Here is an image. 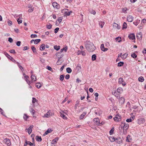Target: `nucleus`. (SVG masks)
<instances>
[{
    "instance_id": "nucleus-1",
    "label": "nucleus",
    "mask_w": 146,
    "mask_h": 146,
    "mask_svg": "<svg viewBox=\"0 0 146 146\" xmlns=\"http://www.w3.org/2000/svg\"><path fill=\"white\" fill-rule=\"evenodd\" d=\"M85 46L86 49L89 52H93L96 49V47L93 43L90 41L86 42Z\"/></svg>"
},
{
    "instance_id": "nucleus-2",
    "label": "nucleus",
    "mask_w": 146,
    "mask_h": 146,
    "mask_svg": "<svg viewBox=\"0 0 146 146\" xmlns=\"http://www.w3.org/2000/svg\"><path fill=\"white\" fill-rule=\"evenodd\" d=\"M121 129H123V133L124 134H126L127 131L129 127V125L128 123L125 122H121V124L120 126Z\"/></svg>"
},
{
    "instance_id": "nucleus-3",
    "label": "nucleus",
    "mask_w": 146,
    "mask_h": 146,
    "mask_svg": "<svg viewBox=\"0 0 146 146\" xmlns=\"http://www.w3.org/2000/svg\"><path fill=\"white\" fill-rule=\"evenodd\" d=\"M121 116L119 114H117L115 117L113 118L115 121L116 122L120 121L121 119Z\"/></svg>"
},
{
    "instance_id": "nucleus-4",
    "label": "nucleus",
    "mask_w": 146,
    "mask_h": 146,
    "mask_svg": "<svg viewBox=\"0 0 146 146\" xmlns=\"http://www.w3.org/2000/svg\"><path fill=\"white\" fill-rule=\"evenodd\" d=\"M4 54L7 58L10 59L14 63L16 62V61L12 57L10 56L8 53L5 52H4Z\"/></svg>"
},
{
    "instance_id": "nucleus-5",
    "label": "nucleus",
    "mask_w": 146,
    "mask_h": 146,
    "mask_svg": "<svg viewBox=\"0 0 146 146\" xmlns=\"http://www.w3.org/2000/svg\"><path fill=\"white\" fill-rule=\"evenodd\" d=\"M68 9H64L62 10V12L64 13L65 15H67L69 16L71 13L72 12V11H68Z\"/></svg>"
},
{
    "instance_id": "nucleus-6",
    "label": "nucleus",
    "mask_w": 146,
    "mask_h": 146,
    "mask_svg": "<svg viewBox=\"0 0 146 146\" xmlns=\"http://www.w3.org/2000/svg\"><path fill=\"white\" fill-rule=\"evenodd\" d=\"M145 121V119L142 118H139L137 120V122L139 124H140L144 123Z\"/></svg>"
},
{
    "instance_id": "nucleus-7",
    "label": "nucleus",
    "mask_w": 146,
    "mask_h": 146,
    "mask_svg": "<svg viewBox=\"0 0 146 146\" xmlns=\"http://www.w3.org/2000/svg\"><path fill=\"white\" fill-rule=\"evenodd\" d=\"M136 37L137 38L139 39V40H141L142 37V33L141 32H140L137 33Z\"/></svg>"
},
{
    "instance_id": "nucleus-8",
    "label": "nucleus",
    "mask_w": 146,
    "mask_h": 146,
    "mask_svg": "<svg viewBox=\"0 0 146 146\" xmlns=\"http://www.w3.org/2000/svg\"><path fill=\"white\" fill-rule=\"evenodd\" d=\"M102 111L100 109H97L96 110H95V113L96 115H100L102 113Z\"/></svg>"
},
{
    "instance_id": "nucleus-9",
    "label": "nucleus",
    "mask_w": 146,
    "mask_h": 146,
    "mask_svg": "<svg viewBox=\"0 0 146 146\" xmlns=\"http://www.w3.org/2000/svg\"><path fill=\"white\" fill-rule=\"evenodd\" d=\"M52 5L54 8L58 9L59 8V5L56 2H53L52 3Z\"/></svg>"
},
{
    "instance_id": "nucleus-10",
    "label": "nucleus",
    "mask_w": 146,
    "mask_h": 146,
    "mask_svg": "<svg viewBox=\"0 0 146 146\" xmlns=\"http://www.w3.org/2000/svg\"><path fill=\"white\" fill-rule=\"evenodd\" d=\"M118 82L120 84H121L123 86H125L126 85L125 82H123V78H119Z\"/></svg>"
},
{
    "instance_id": "nucleus-11",
    "label": "nucleus",
    "mask_w": 146,
    "mask_h": 146,
    "mask_svg": "<svg viewBox=\"0 0 146 146\" xmlns=\"http://www.w3.org/2000/svg\"><path fill=\"white\" fill-rule=\"evenodd\" d=\"M4 141H5V144L8 146H9L11 144L10 140L8 138H5L4 139Z\"/></svg>"
},
{
    "instance_id": "nucleus-12",
    "label": "nucleus",
    "mask_w": 146,
    "mask_h": 146,
    "mask_svg": "<svg viewBox=\"0 0 146 146\" xmlns=\"http://www.w3.org/2000/svg\"><path fill=\"white\" fill-rule=\"evenodd\" d=\"M100 48L101 50L104 52L106 51L108 49V48L104 47V46L103 44H101Z\"/></svg>"
},
{
    "instance_id": "nucleus-13",
    "label": "nucleus",
    "mask_w": 146,
    "mask_h": 146,
    "mask_svg": "<svg viewBox=\"0 0 146 146\" xmlns=\"http://www.w3.org/2000/svg\"><path fill=\"white\" fill-rule=\"evenodd\" d=\"M133 17L130 15H129L127 16V20L129 22H132L133 20Z\"/></svg>"
},
{
    "instance_id": "nucleus-14",
    "label": "nucleus",
    "mask_w": 146,
    "mask_h": 146,
    "mask_svg": "<svg viewBox=\"0 0 146 146\" xmlns=\"http://www.w3.org/2000/svg\"><path fill=\"white\" fill-rule=\"evenodd\" d=\"M129 38L130 39L134 40L135 39V35L134 34L131 33L128 36Z\"/></svg>"
},
{
    "instance_id": "nucleus-15",
    "label": "nucleus",
    "mask_w": 146,
    "mask_h": 146,
    "mask_svg": "<svg viewBox=\"0 0 146 146\" xmlns=\"http://www.w3.org/2000/svg\"><path fill=\"white\" fill-rule=\"evenodd\" d=\"M51 112L50 111H48V112L46 113L45 114L44 116V117H50V116H51L52 115V113H51V114H50Z\"/></svg>"
},
{
    "instance_id": "nucleus-16",
    "label": "nucleus",
    "mask_w": 146,
    "mask_h": 146,
    "mask_svg": "<svg viewBox=\"0 0 146 146\" xmlns=\"http://www.w3.org/2000/svg\"><path fill=\"white\" fill-rule=\"evenodd\" d=\"M125 99L123 97H121L119 100V103L122 104H124L125 101Z\"/></svg>"
},
{
    "instance_id": "nucleus-17",
    "label": "nucleus",
    "mask_w": 146,
    "mask_h": 146,
    "mask_svg": "<svg viewBox=\"0 0 146 146\" xmlns=\"http://www.w3.org/2000/svg\"><path fill=\"white\" fill-rule=\"evenodd\" d=\"M33 125H30L28 129V132L29 135L31 133L32 131V128H33Z\"/></svg>"
},
{
    "instance_id": "nucleus-18",
    "label": "nucleus",
    "mask_w": 146,
    "mask_h": 146,
    "mask_svg": "<svg viewBox=\"0 0 146 146\" xmlns=\"http://www.w3.org/2000/svg\"><path fill=\"white\" fill-rule=\"evenodd\" d=\"M35 139L38 142H41L42 140L41 137L38 135H37L36 136Z\"/></svg>"
},
{
    "instance_id": "nucleus-19",
    "label": "nucleus",
    "mask_w": 146,
    "mask_h": 146,
    "mask_svg": "<svg viewBox=\"0 0 146 146\" xmlns=\"http://www.w3.org/2000/svg\"><path fill=\"white\" fill-rule=\"evenodd\" d=\"M86 113H87L86 112V111L84 112H83V113H82V114H81L80 115V116L79 117V119H82L84 118V117L85 116V115H86Z\"/></svg>"
},
{
    "instance_id": "nucleus-20",
    "label": "nucleus",
    "mask_w": 146,
    "mask_h": 146,
    "mask_svg": "<svg viewBox=\"0 0 146 146\" xmlns=\"http://www.w3.org/2000/svg\"><path fill=\"white\" fill-rule=\"evenodd\" d=\"M113 27L114 28H117V29H119L121 27L120 26H119L116 23H114L113 24Z\"/></svg>"
},
{
    "instance_id": "nucleus-21",
    "label": "nucleus",
    "mask_w": 146,
    "mask_h": 146,
    "mask_svg": "<svg viewBox=\"0 0 146 146\" xmlns=\"http://www.w3.org/2000/svg\"><path fill=\"white\" fill-rule=\"evenodd\" d=\"M59 138L58 137H56L55 138L53 139L52 142V144H55L56 143L57 141L58 140Z\"/></svg>"
},
{
    "instance_id": "nucleus-22",
    "label": "nucleus",
    "mask_w": 146,
    "mask_h": 146,
    "mask_svg": "<svg viewBox=\"0 0 146 146\" xmlns=\"http://www.w3.org/2000/svg\"><path fill=\"white\" fill-rule=\"evenodd\" d=\"M52 131V130L51 129H48V130L45 132L44 133V134L43 135V136H45L48 133L51 132Z\"/></svg>"
},
{
    "instance_id": "nucleus-23",
    "label": "nucleus",
    "mask_w": 146,
    "mask_h": 146,
    "mask_svg": "<svg viewBox=\"0 0 146 146\" xmlns=\"http://www.w3.org/2000/svg\"><path fill=\"white\" fill-rule=\"evenodd\" d=\"M116 142H117L118 144H120L122 142V140L121 138L118 137L116 139Z\"/></svg>"
},
{
    "instance_id": "nucleus-24",
    "label": "nucleus",
    "mask_w": 146,
    "mask_h": 146,
    "mask_svg": "<svg viewBox=\"0 0 146 146\" xmlns=\"http://www.w3.org/2000/svg\"><path fill=\"white\" fill-rule=\"evenodd\" d=\"M45 49V45L44 44H42L40 46V50H43Z\"/></svg>"
},
{
    "instance_id": "nucleus-25",
    "label": "nucleus",
    "mask_w": 146,
    "mask_h": 146,
    "mask_svg": "<svg viewBox=\"0 0 146 146\" xmlns=\"http://www.w3.org/2000/svg\"><path fill=\"white\" fill-rule=\"evenodd\" d=\"M31 78V79L32 82H33V81H35L36 80V77L35 76V75L33 74L32 75Z\"/></svg>"
},
{
    "instance_id": "nucleus-26",
    "label": "nucleus",
    "mask_w": 146,
    "mask_h": 146,
    "mask_svg": "<svg viewBox=\"0 0 146 146\" xmlns=\"http://www.w3.org/2000/svg\"><path fill=\"white\" fill-rule=\"evenodd\" d=\"M109 139L111 142H113L114 141H115L116 139L114 137H109Z\"/></svg>"
},
{
    "instance_id": "nucleus-27",
    "label": "nucleus",
    "mask_w": 146,
    "mask_h": 146,
    "mask_svg": "<svg viewBox=\"0 0 146 146\" xmlns=\"http://www.w3.org/2000/svg\"><path fill=\"white\" fill-rule=\"evenodd\" d=\"M94 122H96V124L97 125H99V124L100 123L99 122V119L98 118H95L94 119Z\"/></svg>"
},
{
    "instance_id": "nucleus-28",
    "label": "nucleus",
    "mask_w": 146,
    "mask_h": 146,
    "mask_svg": "<svg viewBox=\"0 0 146 146\" xmlns=\"http://www.w3.org/2000/svg\"><path fill=\"white\" fill-rule=\"evenodd\" d=\"M117 92L119 94L123 92V89L121 87L118 88L117 89Z\"/></svg>"
},
{
    "instance_id": "nucleus-29",
    "label": "nucleus",
    "mask_w": 146,
    "mask_h": 146,
    "mask_svg": "<svg viewBox=\"0 0 146 146\" xmlns=\"http://www.w3.org/2000/svg\"><path fill=\"white\" fill-rule=\"evenodd\" d=\"M67 49L68 47L67 46H66L65 47H64L63 48L61 49L60 50V52H62L64 50L65 52H67Z\"/></svg>"
},
{
    "instance_id": "nucleus-30",
    "label": "nucleus",
    "mask_w": 146,
    "mask_h": 146,
    "mask_svg": "<svg viewBox=\"0 0 146 146\" xmlns=\"http://www.w3.org/2000/svg\"><path fill=\"white\" fill-rule=\"evenodd\" d=\"M99 24L101 28H102L105 24V22L104 21H99Z\"/></svg>"
},
{
    "instance_id": "nucleus-31",
    "label": "nucleus",
    "mask_w": 146,
    "mask_h": 146,
    "mask_svg": "<svg viewBox=\"0 0 146 146\" xmlns=\"http://www.w3.org/2000/svg\"><path fill=\"white\" fill-rule=\"evenodd\" d=\"M117 98H119L120 96V94H117V93L116 92H115L113 94Z\"/></svg>"
},
{
    "instance_id": "nucleus-32",
    "label": "nucleus",
    "mask_w": 146,
    "mask_h": 146,
    "mask_svg": "<svg viewBox=\"0 0 146 146\" xmlns=\"http://www.w3.org/2000/svg\"><path fill=\"white\" fill-rule=\"evenodd\" d=\"M79 100H77L76 102V104L74 106V109L75 110H76L77 109V107L78 106V105H79Z\"/></svg>"
},
{
    "instance_id": "nucleus-33",
    "label": "nucleus",
    "mask_w": 146,
    "mask_h": 146,
    "mask_svg": "<svg viewBox=\"0 0 146 146\" xmlns=\"http://www.w3.org/2000/svg\"><path fill=\"white\" fill-rule=\"evenodd\" d=\"M31 49L32 50L33 52L35 53H36V48L33 46H32L31 47Z\"/></svg>"
},
{
    "instance_id": "nucleus-34",
    "label": "nucleus",
    "mask_w": 146,
    "mask_h": 146,
    "mask_svg": "<svg viewBox=\"0 0 146 146\" xmlns=\"http://www.w3.org/2000/svg\"><path fill=\"white\" fill-rule=\"evenodd\" d=\"M66 72L68 73H70L72 71V70L70 67H68L66 69Z\"/></svg>"
},
{
    "instance_id": "nucleus-35",
    "label": "nucleus",
    "mask_w": 146,
    "mask_h": 146,
    "mask_svg": "<svg viewBox=\"0 0 146 146\" xmlns=\"http://www.w3.org/2000/svg\"><path fill=\"white\" fill-rule=\"evenodd\" d=\"M54 48L56 50H59L60 48V46H59L55 45L54 47Z\"/></svg>"
},
{
    "instance_id": "nucleus-36",
    "label": "nucleus",
    "mask_w": 146,
    "mask_h": 146,
    "mask_svg": "<svg viewBox=\"0 0 146 146\" xmlns=\"http://www.w3.org/2000/svg\"><path fill=\"white\" fill-rule=\"evenodd\" d=\"M96 58V56L95 54L92 55V61L95 60Z\"/></svg>"
},
{
    "instance_id": "nucleus-37",
    "label": "nucleus",
    "mask_w": 146,
    "mask_h": 146,
    "mask_svg": "<svg viewBox=\"0 0 146 146\" xmlns=\"http://www.w3.org/2000/svg\"><path fill=\"white\" fill-rule=\"evenodd\" d=\"M138 80L139 82H143L144 81V79L143 77L140 76Z\"/></svg>"
},
{
    "instance_id": "nucleus-38",
    "label": "nucleus",
    "mask_w": 146,
    "mask_h": 146,
    "mask_svg": "<svg viewBox=\"0 0 146 146\" xmlns=\"http://www.w3.org/2000/svg\"><path fill=\"white\" fill-rule=\"evenodd\" d=\"M40 39H36L35 40L34 43L35 44H37L38 42H40Z\"/></svg>"
},
{
    "instance_id": "nucleus-39",
    "label": "nucleus",
    "mask_w": 146,
    "mask_h": 146,
    "mask_svg": "<svg viewBox=\"0 0 146 146\" xmlns=\"http://www.w3.org/2000/svg\"><path fill=\"white\" fill-rule=\"evenodd\" d=\"M15 63H16L18 67L20 68L22 70V69H23V68L21 65L18 62H17L16 61L15 62Z\"/></svg>"
},
{
    "instance_id": "nucleus-40",
    "label": "nucleus",
    "mask_w": 146,
    "mask_h": 146,
    "mask_svg": "<svg viewBox=\"0 0 146 146\" xmlns=\"http://www.w3.org/2000/svg\"><path fill=\"white\" fill-rule=\"evenodd\" d=\"M64 75L63 74L61 75L60 76V80L61 81H62L64 79Z\"/></svg>"
},
{
    "instance_id": "nucleus-41",
    "label": "nucleus",
    "mask_w": 146,
    "mask_h": 146,
    "mask_svg": "<svg viewBox=\"0 0 146 146\" xmlns=\"http://www.w3.org/2000/svg\"><path fill=\"white\" fill-rule=\"evenodd\" d=\"M124 64V62H120L118 63L117 66H121L123 65Z\"/></svg>"
},
{
    "instance_id": "nucleus-42",
    "label": "nucleus",
    "mask_w": 146,
    "mask_h": 146,
    "mask_svg": "<svg viewBox=\"0 0 146 146\" xmlns=\"http://www.w3.org/2000/svg\"><path fill=\"white\" fill-rule=\"evenodd\" d=\"M115 40L117 41L118 42H120L121 41V38L120 37H118L116 38Z\"/></svg>"
},
{
    "instance_id": "nucleus-43",
    "label": "nucleus",
    "mask_w": 146,
    "mask_h": 146,
    "mask_svg": "<svg viewBox=\"0 0 146 146\" xmlns=\"http://www.w3.org/2000/svg\"><path fill=\"white\" fill-rule=\"evenodd\" d=\"M61 116L64 119H67V118L66 116L63 113H61L60 114Z\"/></svg>"
},
{
    "instance_id": "nucleus-44",
    "label": "nucleus",
    "mask_w": 146,
    "mask_h": 146,
    "mask_svg": "<svg viewBox=\"0 0 146 146\" xmlns=\"http://www.w3.org/2000/svg\"><path fill=\"white\" fill-rule=\"evenodd\" d=\"M114 131V128L112 127L110 130L109 133L110 135H111L113 133Z\"/></svg>"
},
{
    "instance_id": "nucleus-45",
    "label": "nucleus",
    "mask_w": 146,
    "mask_h": 146,
    "mask_svg": "<svg viewBox=\"0 0 146 146\" xmlns=\"http://www.w3.org/2000/svg\"><path fill=\"white\" fill-rule=\"evenodd\" d=\"M28 144L29 145L31 146H35V143H32L30 141H28Z\"/></svg>"
},
{
    "instance_id": "nucleus-46",
    "label": "nucleus",
    "mask_w": 146,
    "mask_h": 146,
    "mask_svg": "<svg viewBox=\"0 0 146 146\" xmlns=\"http://www.w3.org/2000/svg\"><path fill=\"white\" fill-rule=\"evenodd\" d=\"M62 19L63 17H60L57 20V21H58L59 23H60L61 22Z\"/></svg>"
},
{
    "instance_id": "nucleus-47",
    "label": "nucleus",
    "mask_w": 146,
    "mask_h": 146,
    "mask_svg": "<svg viewBox=\"0 0 146 146\" xmlns=\"http://www.w3.org/2000/svg\"><path fill=\"white\" fill-rule=\"evenodd\" d=\"M130 137V136L129 135H127L126 139V142H130V141L129 140V138Z\"/></svg>"
},
{
    "instance_id": "nucleus-48",
    "label": "nucleus",
    "mask_w": 146,
    "mask_h": 146,
    "mask_svg": "<svg viewBox=\"0 0 146 146\" xmlns=\"http://www.w3.org/2000/svg\"><path fill=\"white\" fill-rule=\"evenodd\" d=\"M36 86L38 88H40L41 87V85L39 83H37L36 84Z\"/></svg>"
},
{
    "instance_id": "nucleus-49",
    "label": "nucleus",
    "mask_w": 146,
    "mask_h": 146,
    "mask_svg": "<svg viewBox=\"0 0 146 146\" xmlns=\"http://www.w3.org/2000/svg\"><path fill=\"white\" fill-rule=\"evenodd\" d=\"M146 22V19H143L141 21V24H143L144 25L145 23Z\"/></svg>"
},
{
    "instance_id": "nucleus-50",
    "label": "nucleus",
    "mask_w": 146,
    "mask_h": 146,
    "mask_svg": "<svg viewBox=\"0 0 146 146\" xmlns=\"http://www.w3.org/2000/svg\"><path fill=\"white\" fill-rule=\"evenodd\" d=\"M30 112L32 113V115H34L35 111L33 108H31V110H30Z\"/></svg>"
},
{
    "instance_id": "nucleus-51",
    "label": "nucleus",
    "mask_w": 146,
    "mask_h": 146,
    "mask_svg": "<svg viewBox=\"0 0 146 146\" xmlns=\"http://www.w3.org/2000/svg\"><path fill=\"white\" fill-rule=\"evenodd\" d=\"M29 117L26 114H24L23 116V118L25 120H27Z\"/></svg>"
},
{
    "instance_id": "nucleus-52",
    "label": "nucleus",
    "mask_w": 146,
    "mask_h": 146,
    "mask_svg": "<svg viewBox=\"0 0 146 146\" xmlns=\"http://www.w3.org/2000/svg\"><path fill=\"white\" fill-rule=\"evenodd\" d=\"M131 56L133 58H135L137 57L136 54L134 53L132 54H131Z\"/></svg>"
},
{
    "instance_id": "nucleus-53",
    "label": "nucleus",
    "mask_w": 146,
    "mask_h": 146,
    "mask_svg": "<svg viewBox=\"0 0 146 146\" xmlns=\"http://www.w3.org/2000/svg\"><path fill=\"white\" fill-rule=\"evenodd\" d=\"M127 23L125 22H124L123 25V29H126L127 28Z\"/></svg>"
},
{
    "instance_id": "nucleus-54",
    "label": "nucleus",
    "mask_w": 146,
    "mask_h": 146,
    "mask_svg": "<svg viewBox=\"0 0 146 146\" xmlns=\"http://www.w3.org/2000/svg\"><path fill=\"white\" fill-rule=\"evenodd\" d=\"M32 99L33 100L32 102V103L33 104L35 103V102H37V100H36V99L35 98L33 97L32 98Z\"/></svg>"
},
{
    "instance_id": "nucleus-55",
    "label": "nucleus",
    "mask_w": 146,
    "mask_h": 146,
    "mask_svg": "<svg viewBox=\"0 0 146 146\" xmlns=\"http://www.w3.org/2000/svg\"><path fill=\"white\" fill-rule=\"evenodd\" d=\"M144 25V24H141L140 25H139L138 27L140 29H142Z\"/></svg>"
},
{
    "instance_id": "nucleus-56",
    "label": "nucleus",
    "mask_w": 146,
    "mask_h": 146,
    "mask_svg": "<svg viewBox=\"0 0 146 146\" xmlns=\"http://www.w3.org/2000/svg\"><path fill=\"white\" fill-rule=\"evenodd\" d=\"M9 52L11 53L15 54L16 53V52L15 51V50L14 49H12L11 50H10Z\"/></svg>"
},
{
    "instance_id": "nucleus-57",
    "label": "nucleus",
    "mask_w": 146,
    "mask_h": 146,
    "mask_svg": "<svg viewBox=\"0 0 146 146\" xmlns=\"http://www.w3.org/2000/svg\"><path fill=\"white\" fill-rule=\"evenodd\" d=\"M52 25L50 24L49 25H47L46 27L47 29H50L52 28Z\"/></svg>"
},
{
    "instance_id": "nucleus-58",
    "label": "nucleus",
    "mask_w": 146,
    "mask_h": 146,
    "mask_svg": "<svg viewBox=\"0 0 146 146\" xmlns=\"http://www.w3.org/2000/svg\"><path fill=\"white\" fill-rule=\"evenodd\" d=\"M37 37V35H36V34H34V35L32 34L31 35V38H35V37Z\"/></svg>"
},
{
    "instance_id": "nucleus-59",
    "label": "nucleus",
    "mask_w": 146,
    "mask_h": 146,
    "mask_svg": "<svg viewBox=\"0 0 146 146\" xmlns=\"http://www.w3.org/2000/svg\"><path fill=\"white\" fill-rule=\"evenodd\" d=\"M59 28L58 27H57L54 29V31L55 33H56L58 32V31L59 30Z\"/></svg>"
},
{
    "instance_id": "nucleus-60",
    "label": "nucleus",
    "mask_w": 146,
    "mask_h": 146,
    "mask_svg": "<svg viewBox=\"0 0 146 146\" xmlns=\"http://www.w3.org/2000/svg\"><path fill=\"white\" fill-rule=\"evenodd\" d=\"M127 9L126 8H123V9H122V11H123V12L124 13H126L127 11Z\"/></svg>"
},
{
    "instance_id": "nucleus-61",
    "label": "nucleus",
    "mask_w": 146,
    "mask_h": 146,
    "mask_svg": "<svg viewBox=\"0 0 146 146\" xmlns=\"http://www.w3.org/2000/svg\"><path fill=\"white\" fill-rule=\"evenodd\" d=\"M7 24H8V25L9 26H11V25H12V22L11 21H9L7 22Z\"/></svg>"
},
{
    "instance_id": "nucleus-62",
    "label": "nucleus",
    "mask_w": 146,
    "mask_h": 146,
    "mask_svg": "<svg viewBox=\"0 0 146 146\" xmlns=\"http://www.w3.org/2000/svg\"><path fill=\"white\" fill-rule=\"evenodd\" d=\"M127 57V56L125 55V54H124L122 55L121 58L123 59H125Z\"/></svg>"
},
{
    "instance_id": "nucleus-63",
    "label": "nucleus",
    "mask_w": 146,
    "mask_h": 146,
    "mask_svg": "<svg viewBox=\"0 0 146 146\" xmlns=\"http://www.w3.org/2000/svg\"><path fill=\"white\" fill-rule=\"evenodd\" d=\"M8 41L10 42L11 43L13 41V39L9 37L8 38Z\"/></svg>"
},
{
    "instance_id": "nucleus-64",
    "label": "nucleus",
    "mask_w": 146,
    "mask_h": 146,
    "mask_svg": "<svg viewBox=\"0 0 146 146\" xmlns=\"http://www.w3.org/2000/svg\"><path fill=\"white\" fill-rule=\"evenodd\" d=\"M21 42L20 41H18L16 43V45L18 46H19L20 45Z\"/></svg>"
}]
</instances>
